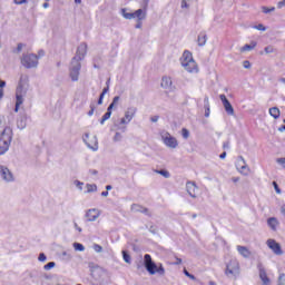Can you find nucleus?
I'll list each match as a JSON object with an SVG mask.
<instances>
[{
  "mask_svg": "<svg viewBox=\"0 0 285 285\" xmlns=\"http://www.w3.org/2000/svg\"><path fill=\"white\" fill-rule=\"evenodd\" d=\"M144 262L145 268L149 273V275H166V268H164V264H155V262H153V256H150V254H146L144 256Z\"/></svg>",
  "mask_w": 285,
  "mask_h": 285,
  "instance_id": "nucleus-1",
  "label": "nucleus"
},
{
  "mask_svg": "<svg viewBox=\"0 0 285 285\" xmlns=\"http://www.w3.org/2000/svg\"><path fill=\"white\" fill-rule=\"evenodd\" d=\"M10 144H12V129L10 127H4L0 135V155H6V153H8Z\"/></svg>",
  "mask_w": 285,
  "mask_h": 285,
  "instance_id": "nucleus-2",
  "label": "nucleus"
},
{
  "mask_svg": "<svg viewBox=\"0 0 285 285\" xmlns=\"http://www.w3.org/2000/svg\"><path fill=\"white\" fill-rule=\"evenodd\" d=\"M180 63L187 72H198L199 68L197 62L193 59V53L190 51H184L183 57L180 58Z\"/></svg>",
  "mask_w": 285,
  "mask_h": 285,
  "instance_id": "nucleus-3",
  "label": "nucleus"
},
{
  "mask_svg": "<svg viewBox=\"0 0 285 285\" xmlns=\"http://www.w3.org/2000/svg\"><path fill=\"white\" fill-rule=\"evenodd\" d=\"M21 63L24 68H37L39 65V56L33 53L24 55L21 59Z\"/></svg>",
  "mask_w": 285,
  "mask_h": 285,
  "instance_id": "nucleus-4",
  "label": "nucleus"
},
{
  "mask_svg": "<svg viewBox=\"0 0 285 285\" xmlns=\"http://www.w3.org/2000/svg\"><path fill=\"white\" fill-rule=\"evenodd\" d=\"M121 13L122 17H125V19H138V21H144V19H146V11H144L142 9H138L132 13L126 12V9H121Z\"/></svg>",
  "mask_w": 285,
  "mask_h": 285,
  "instance_id": "nucleus-5",
  "label": "nucleus"
},
{
  "mask_svg": "<svg viewBox=\"0 0 285 285\" xmlns=\"http://www.w3.org/2000/svg\"><path fill=\"white\" fill-rule=\"evenodd\" d=\"M86 52H88V46L86 43H81L76 52V57L72 58L71 63L82 61V59L86 57Z\"/></svg>",
  "mask_w": 285,
  "mask_h": 285,
  "instance_id": "nucleus-6",
  "label": "nucleus"
},
{
  "mask_svg": "<svg viewBox=\"0 0 285 285\" xmlns=\"http://www.w3.org/2000/svg\"><path fill=\"white\" fill-rule=\"evenodd\" d=\"M135 115H137V108H134V107L128 108L127 111L125 112V117L120 119V125L126 126L129 122H131L132 119L135 118Z\"/></svg>",
  "mask_w": 285,
  "mask_h": 285,
  "instance_id": "nucleus-7",
  "label": "nucleus"
},
{
  "mask_svg": "<svg viewBox=\"0 0 285 285\" xmlns=\"http://www.w3.org/2000/svg\"><path fill=\"white\" fill-rule=\"evenodd\" d=\"M83 141L88 148H91V150H97V148H99V142L97 141V136L95 135L86 134Z\"/></svg>",
  "mask_w": 285,
  "mask_h": 285,
  "instance_id": "nucleus-8",
  "label": "nucleus"
},
{
  "mask_svg": "<svg viewBox=\"0 0 285 285\" xmlns=\"http://www.w3.org/2000/svg\"><path fill=\"white\" fill-rule=\"evenodd\" d=\"M117 104H119V96H116L114 98L112 102L107 108V112L102 116V118L100 120L101 125L106 124V121H108V119H110V117L112 116V108H115V106H117Z\"/></svg>",
  "mask_w": 285,
  "mask_h": 285,
  "instance_id": "nucleus-9",
  "label": "nucleus"
},
{
  "mask_svg": "<svg viewBox=\"0 0 285 285\" xmlns=\"http://www.w3.org/2000/svg\"><path fill=\"white\" fill-rule=\"evenodd\" d=\"M237 273H239V263L237 261H229L225 269V275H237Z\"/></svg>",
  "mask_w": 285,
  "mask_h": 285,
  "instance_id": "nucleus-10",
  "label": "nucleus"
},
{
  "mask_svg": "<svg viewBox=\"0 0 285 285\" xmlns=\"http://www.w3.org/2000/svg\"><path fill=\"white\" fill-rule=\"evenodd\" d=\"M268 248H271V250H273L274 255H284V250H282V245H279V243H277L275 239L269 238L266 242Z\"/></svg>",
  "mask_w": 285,
  "mask_h": 285,
  "instance_id": "nucleus-11",
  "label": "nucleus"
},
{
  "mask_svg": "<svg viewBox=\"0 0 285 285\" xmlns=\"http://www.w3.org/2000/svg\"><path fill=\"white\" fill-rule=\"evenodd\" d=\"M71 65L72 68L70 69V78L72 81H79V71L81 70V62L76 61Z\"/></svg>",
  "mask_w": 285,
  "mask_h": 285,
  "instance_id": "nucleus-12",
  "label": "nucleus"
},
{
  "mask_svg": "<svg viewBox=\"0 0 285 285\" xmlns=\"http://www.w3.org/2000/svg\"><path fill=\"white\" fill-rule=\"evenodd\" d=\"M163 141L165 146H168V148H175L178 146L177 138L170 136V134L166 132L163 135Z\"/></svg>",
  "mask_w": 285,
  "mask_h": 285,
  "instance_id": "nucleus-13",
  "label": "nucleus"
},
{
  "mask_svg": "<svg viewBox=\"0 0 285 285\" xmlns=\"http://www.w3.org/2000/svg\"><path fill=\"white\" fill-rule=\"evenodd\" d=\"M187 193L190 197H198L199 196V187L193 181H188L186 184Z\"/></svg>",
  "mask_w": 285,
  "mask_h": 285,
  "instance_id": "nucleus-14",
  "label": "nucleus"
},
{
  "mask_svg": "<svg viewBox=\"0 0 285 285\" xmlns=\"http://www.w3.org/2000/svg\"><path fill=\"white\" fill-rule=\"evenodd\" d=\"M220 101H223V106L229 115H235V109L233 108V105H230V101H228V98H226V95L219 96Z\"/></svg>",
  "mask_w": 285,
  "mask_h": 285,
  "instance_id": "nucleus-15",
  "label": "nucleus"
},
{
  "mask_svg": "<svg viewBox=\"0 0 285 285\" xmlns=\"http://www.w3.org/2000/svg\"><path fill=\"white\" fill-rule=\"evenodd\" d=\"M87 222H95L99 218V209H89L86 214Z\"/></svg>",
  "mask_w": 285,
  "mask_h": 285,
  "instance_id": "nucleus-16",
  "label": "nucleus"
},
{
  "mask_svg": "<svg viewBox=\"0 0 285 285\" xmlns=\"http://www.w3.org/2000/svg\"><path fill=\"white\" fill-rule=\"evenodd\" d=\"M236 250H238L239 255H242V257H245V258H248L250 257V255H253L250 249H248V247L246 246L237 245Z\"/></svg>",
  "mask_w": 285,
  "mask_h": 285,
  "instance_id": "nucleus-17",
  "label": "nucleus"
},
{
  "mask_svg": "<svg viewBox=\"0 0 285 285\" xmlns=\"http://www.w3.org/2000/svg\"><path fill=\"white\" fill-rule=\"evenodd\" d=\"M1 177L4 178L6 181H12L13 176L10 169L8 167H2L1 168Z\"/></svg>",
  "mask_w": 285,
  "mask_h": 285,
  "instance_id": "nucleus-18",
  "label": "nucleus"
},
{
  "mask_svg": "<svg viewBox=\"0 0 285 285\" xmlns=\"http://www.w3.org/2000/svg\"><path fill=\"white\" fill-rule=\"evenodd\" d=\"M259 278L262 279L264 285H271V278H268V274H266V269H259Z\"/></svg>",
  "mask_w": 285,
  "mask_h": 285,
  "instance_id": "nucleus-19",
  "label": "nucleus"
},
{
  "mask_svg": "<svg viewBox=\"0 0 285 285\" xmlns=\"http://www.w3.org/2000/svg\"><path fill=\"white\" fill-rule=\"evenodd\" d=\"M160 86H161V88H165V89L171 88L173 79L167 76L163 77Z\"/></svg>",
  "mask_w": 285,
  "mask_h": 285,
  "instance_id": "nucleus-20",
  "label": "nucleus"
},
{
  "mask_svg": "<svg viewBox=\"0 0 285 285\" xmlns=\"http://www.w3.org/2000/svg\"><path fill=\"white\" fill-rule=\"evenodd\" d=\"M267 225L269 226V228H272V230H277V227L279 226V220H277V218L275 217H271L267 219Z\"/></svg>",
  "mask_w": 285,
  "mask_h": 285,
  "instance_id": "nucleus-21",
  "label": "nucleus"
},
{
  "mask_svg": "<svg viewBox=\"0 0 285 285\" xmlns=\"http://www.w3.org/2000/svg\"><path fill=\"white\" fill-rule=\"evenodd\" d=\"M257 48V42L252 41L250 45H245L240 48V52H249V50H255Z\"/></svg>",
  "mask_w": 285,
  "mask_h": 285,
  "instance_id": "nucleus-22",
  "label": "nucleus"
},
{
  "mask_svg": "<svg viewBox=\"0 0 285 285\" xmlns=\"http://www.w3.org/2000/svg\"><path fill=\"white\" fill-rule=\"evenodd\" d=\"M23 105V96L17 94L16 95V108L14 112H19V108Z\"/></svg>",
  "mask_w": 285,
  "mask_h": 285,
  "instance_id": "nucleus-23",
  "label": "nucleus"
},
{
  "mask_svg": "<svg viewBox=\"0 0 285 285\" xmlns=\"http://www.w3.org/2000/svg\"><path fill=\"white\" fill-rule=\"evenodd\" d=\"M269 115H271V117H273L274 119H279V115H282V112L279 111V108H277V107H272V108H269Z\"/></svg>",
  "mask_w": 285,
  "mask_h": 285,
  "instance_id": "nucleus-24",
  "label": "nucleus"
},
{
  "mask_svg": "<svg viewBox=\"0 0 285 285\" xmlns=\"http://www.w3.org/2000/svg\"><path fill=\"white\" fill-rule=\"evenodd\" d=\"M134 208L138 212V213H142L144 215H148L149 210L147 207H144L141 205H134Z\"/></svg>",
  "mask_w": 285,
  "mask_h": 285,
  "instance_id": "nucleus-25",
  "label": "nucleus"
},
{
  "mask_svg": "<svg viewBox=\"0 0 285 285\" xmlns=\"http://www.w3.org/2000/svg\"><path fill=\"white\" fill-rule=\"evenodd\" d=\"M110 90V88L107 86L106 88L102 89V92L100 94V97L98 99V105L101 106L104 104V97H106V94Z\"/></svg>",
  "mask_w": 285,
  "mask_h": 285,
  "instance_id": "nucleus-26",
  "label": "nucleus"
},
{
  "mask_svg": "<svg viewBox=\"0 0 285 285\" xmlns=\"http://www.w3.org/2000/svg\"><path fill=\"white\" fill-rule=\"evenodd\" d=\"M197 41H198V46H206V41H207L206 35L200 33L198 36V40Z\"/></svg>",
  "mask_w": 285,
  "mask_h": 285,
  "instance_id": "nucleus-27",
  "label": "nucleus"
},
{
  "mask_svg": "<svg viewBox=\"0 0 285 285\" xmlns=\"http://www.w3.org/2000/svg\"><path fill=\"white\" fill-rule=\"evenodd\" d=\"M155 173H157V175H161L163 177H165V179H168V177H170V173H168V170L156 169Z\"/></svg>",
  "mask_w": 285,
  "mask_h": 285,
  "instance_id": "nucleus-28",
  "label": "nucleus"
},
{
  "mask_svg": "<svg viewBox=\"0 0 285 285\" xmlns=\"http://www.w3.org/2000/svg\"><path fill=\"white\" fill-rule=\"evenodd\" d=\"M238 171L240 175H248V173H250V169H248L247 166L243 165L242 167H238Z\"/></svg>",
  "mask_w": 285,
  "mask_h": 285,
  "instance_id": "nucleus-29",
  "label": "nucleus"
},
{
  "mask_svg": "<svg viewBox=\"0 0 285 285\" xmlns=\"http://www.w3.org/2000/svg\"><path fill=\"white\" fill-rule=\"evenodd\" d=\"M122 258H124V262H126V264H130L131 258H130V254L128 252L122 250Z\"/></svg>",
  "mask_w": 285,
  "mask_h": 285,
  "instance_id": "nucleus-30",
  "label": "nucleus"
},
{
  "mask_svg": "<svg viewBox=\"0 0 285 285\" xmlns=\"http://www.w3.org/2000/svg\"><path fill=\"white\" fill-rule=\"evenodd\" d=\"M87 193H97V185L87 184Z\"/></svg>",
  "mask_w": 285,
  "mask_h": 285,
  "instance_id": "nucleus-31",
  "label": "nucleus"
},
{
  "mask_svg": "<svg viewBox=\"0 0 285 285\" xmlns=\"http://www.w3.org/2000/svg\"><path fill=\"white\" fill-rule=\"evenodd\" d=\"M73 248L75 250H79L80 253H82V250H86V247H83L81 243H75Z\"/></svg>",
  "mask_w": 285,
  "mask_h": 285,
  "instance_id": "nucleus-32",
  "label": "nucleus"
},
{
  "mask_svg": "<svg viewBox=\"0 0 285 285\" xmlns=\"http://www.w3.org/2000/svg\"><path fill=\"white\" fill-rule=\"evenodd\" d=\"M264 50H265L266 55H271V53L275 52V48L273 46H267V47H265Z\"/></svg>",
  "mask_w": 285,
  "mask_h": 285,
  "instance_id": "nucleus-33",
  "label": "nucleus"
},
{
  "mask_svg": "<svg viewBox=\"0 0 285 285\" xmlns=\"http://www.w3.org/2000/svg\"><path fill=\"white\" fill-rule=\"evenodd\" d=\"M55 262H49L47 265H45V271H50L51 268H55Z\"/></svg>",
  "mask_w": 285,
  "mask_h": 285,
  "instance_id": "nucleus-34",
  "label": "nucleus"
},
{
  "mask_svg": "<svg viewBox=\"0 0 285 285\" xmlns=\"http://www.w3.org/2000/svg\"><path fill=\"white\" fill-rule=\"evenodd\" d=\"M263 12L264 14H268V12H275V7H272L268 9L267 7H263Z\"/></svg>",
  "mask_w": 285,
  "mask_h": 285,
  "instance_id": "nucleus-35",
  "label": "nucleus"
},
{
  "mask_svg": "<svg viewBox=\"0 0 285 285\" xmlns=\"http://www.w3.org/2000/svg\"><path fill=\"white\" fill-rule=\"evenodd\" d=\"M273 186L277 195H282V189H279V185H277V181H273Z\"/></svg>",
  "mask_w": 285,
  "mask_h": 285,
  "instance_id": "nucleus-36",
  "label": "nucleus"
},
{
  "mask_svg": "<svg viewBox=\"0 0 285 285\" xmlns=\"http://www.w3.org/2000/svg\"><path fill=\"white\" fill-rule=\"evenodd\" d=\"M94 250H96V253H101V250H104V247H101V245H99V244H95Z\"/></svg>",
  "mask_w": 285,
  "mask_h": 285,
  "instance_id": "nucleus-37",
  "label": "nucleus"
},
{
  "mask_svg": "<svg viewBox=\"0 0 285 285\" xmlns=\"http://www.w3.org/2000/svg\"><path fill=\"white\" fill-rule=\"evenodd\" d=\"M13 3H16V6H23V3H28V0H13Z\"/></svg>",
  "mask_w": 285,
  "mask_h": 285,
  "instance_id": "nucleus-38",
  "label": "nucleus"
},
{
  "mask_svg": "<svg viewBox=\"0 0 285 285\" xmlns=\"http://www.w3.org/2000/svg\"><path fill=\"white\" fill-rule=\"evenodd\" d=\"M278 279L281 285H285V274H281Z\"/></svg>",
  "mask_w": 285,
  "mask_h": 285,
  "instance_id": "nucleus-39",
  "label": "nucleus"
},
{
  "mask_svg": "<svg viewBox=\"0 0 285 285\" xmlns=\"http://www.w3.org/2000/svg\"><path fill=\"white\" fill-rule=\"evenodd\" d=\"M38 259H39V262H46V259H47L46 254H43V253L39 254Z\"/></svg>",
  "mask_w": 285,
  "mask_h": 285,
  "instance_id": "nucleus-40",
  "label": "nucleus"
},
{
  "mask_svg": "<svg viewBox=\"0 0 285 285\" xmlns=\"http://www.w3.org/2000/svg\"><path fill=\"white\" fill-rule=\"evenodd\" d=\"M188 135H189L188 129L184 128V129H183V137H184L185 139H188Z\"/></svg>",
  "mask_w": 285,
  "mask_h": 285,
  "instance_id": "nucleus-41",
  "label": "nucleus"
},
{
  "mask_svg": "<svg viewBox=\"0 0 285 285\" xmlns=\"http://www.w3.org/2000/svg\"><path fill=\"white\" fill-rule=\"evenodd\" d=\"M277 164H281V166L285 165V157L276 159Z\"/></svg>",
  "mask_w": 285,
  "mask_h": 285,
  "instance_id": "nucleus-42",
  "label": "nucleus"
},
{
  "mask_svg": "<svg viewBox=\"0 0 285 285\" xmlns=\"http://www.w3.org/2000/svg\"><path fill=\"white\" fill-rule=\"evenodd\" d=\"M243 66H244V68H246V69L250 68V61L245 60V61L243 62Z\"/></svg>",
  "mask_w": 285,
  "mask_h": 285,
  "instance_id": "nucleus-43",
  "label": "nucleus"
},
{
  "mask_svg": "<svg viewBox=\"0 0 285 285\" xmlns=\"http://www.w3.org/2000/svg\"><path fill=\"white\" fill-rule=\"evenodd\" d=\"M0 126H6V117L0 116Z\"/></svg>",
  "mask_w": 285,
  "mask_h": 285,
  "instance_id": "nucleus-44",
  "label": "nucleus"
},
{
  "mask_svg": "<svg viewBox=\"0 0 285 285\" xmlns=\"http://www.w3.org/2000/svg\"><path fill=\"white\" fill-rule=\"evenodd\" d=\"M256 30H262L264 32V30H266V27H264V24H258L256 26Z\"/></svg>",
  "mask_w": 285,
  "mask_h": 285,
  "instance_id": "nucleus-45",
  "label": "nucleus"
},
{
  "mask_svg": "<svg viewBox=\"0 0 285 285\" xmlns=\"http://www.w3.org/2000/svg\"><path fill=\"white\" fill-rule=\"evenodd\" d=\"M284 6H285V0H282V1H279L278 3H277V8H284Z\"/></svg>",
  "mask_w": 285,
  "mask_h": 285,
  "instance_id": "nucleus-46",
  "label": "nucleus"
},
{
  "mask_svg": "<svg viewBox=\"0 0 285 285\" xmlns=\"http://www.w3.org/2000/svg\"><path fill=\"white\" fill-rule=\"evenodd\" d=\"M6 88V81L0 79V90H3Z\"/></svg>",
  "mask_w": 285,
  "mask_h": 285,
  "instance_id": "nucleus-47",
  "label": "nucleus"
},
{
  "mask_svg": "<svg viewBox=\"0 0 285 285\" xmlns=\"http://www.w3.org/2000/svg\"><path fill=\"white\" fill-rule=\"evenodd\" d=\"M151 121L155 124V122H157V121H159V116H154V117H151Z\"/></svg>",
  "mask_w": 285,
  "mask_h": 285,
  "instance_id": "nucleus-48",
  "label": "nucleus"
},
{
  "mask_svg": "<svg viewBox=\"0 0 285 285\" xmlns=\"http://www.w3.org/2000/svg\"><path fill=\"white\" fill-rule=\"evenodd\" d=\"M17 50H18V52H21V50H23V45L19 43Z\"/></svg>",
  "mask_w": 285,
  "mask_h": 285,
  "instance_id": "nucleus-49",
  "label": "nucleus"
},
{
  "mask_svg": "<svg viewBox=\"0 0 285 285\" xmlns=\"http://www.w3.org/2000/svg\"><path fill=\"white\" fill-rule=\"evenodd\" d=\"M205 117H210V108L206 109Z\"/></svg>",
  "mask_w": 285,
  "mask_h": 285,
  "instance_id": "nucleus-50",
  "label": "nucleus"
},
{
  "mask_svg": "<svg viewBox=\"0 0 285 285\" xmlns=\"http://www.w3.org/2000/svg\"><path fill=\"white\" fill-rule=\"evenodd\" d=\"M89 117H92L95 115V108H91V110L88 112Z\"/></svg>",
  "mask_w": 285,
  "mask_h": 285,
  "instance_id": "nucleus-51",
  "label": "nucleus"
},
{
  "mask_svg": "<svg viewBox=\"0 0 285 285\" xmlns=\"http://www.w3.org/2000/svg\"><path fill=\"white\" fill-rule=\"evenodd\" d=\"M220 159H226V151H224L223 154H220Z\"/></svg>",
  "mask_w": 285,
  "mask_h": 285,
  "instance_id": "nucleus-52",
  "label": "nucleus"
},
{
  "mask_svg": "<svg viewBox=\"0 0 285 285\" xmlns=\"http://www.w3.org/2000/svg\"><path fill=\"white\" fill-rule=\"evenodd\" d=\"M232 180L234 181V184H237V181H239V177H234L232 178Z\"/></svg>",
  "mask_w": 285,
  "mask_h": 285,
  "instance_id": "nucleus-53",
  "label": "nucleus"
},
{
  "mask_svg": "<svg viewBox=\"0 0 285 285\" xmlns=\"http://www.w3.org/2000/svg\"><path fill=\"white\" fill-rule=\"evenodd\" d=\"M184 275H186V277L190 276L188 269H184Z\"/></svg>",
  "mask_w": 285,
  "mask_h": 285,
  "instance_id": "nucleus-54",
  "label": "nucleus"
},
{
  "mask_svg": "<svg viewBox=\"0 0 285 285\" xmlns=\"http://www.w3.org/2000/svg\"><path fill=\"white\" fill-rule=\"evenodd\" d=\"M281 212H282L283 215L285 216V205L282 206Z\"/></svg>",
  "mask_w": 285,
  "mask_h": 285,
  "instance_id": "nucleus-55",
  "label": "nucleus"
},
{
  "mask_svg": "<svg viewBox=\"0 0 285 285\" xmlns=\"http://www.w3.org/2000/svg\"><path fill=\"white\" fill-rule=\"evenodd\" d=\"M228 146H229V142H224L223 144V148H225V149L228 148Z\"/></svg>",
  "mask_w": 285,
  "mask_h": 285,
  "instance_id": "nucleus-56",
  "label": "nucleus"
},
{
  "mask_svg": "<svg viewBox=\"0 0 285 285\" xmlns=\"http://www.w3.org/2000/svg\"><path fill=\"white\" fill-rule=\"evenodd\" d=\"M101 196H102V197H108V191H102V193H101Z\"/></svg>",
  "mask_w": 285,
  "mask_h": 285,
  "instance_id": "nucleus-57",
  "label": "nucleus"
},
{
  "mask_svg": "<svg viewBox=\"0 0 285 285\" xmlns=\"http://www.w3.org/2000/svg\"><path fill=\"white\" fill-rule=\"evenodd\" d=\"M0 99H3V89H0Z\"/></svg>",
  "mask_w": 285,
  "mask_h": 285,
  "instance_id": "nucleus-58",
  "label": "nucleus"
},
{
  "mask_svg": "<svg viewBox=\"0 0 285 285\" xmlns=\"http://www.w3.org/2000/svg\"><path fill=\"white\" fill-rule=\"evenodd\" d=\"M49 3L48 2H45L43 4H42V8H49Z\"/></svg>",
  "mask_w": 285,
  "mask_h": 285,
  "instance_id": "nucleus-59",
  "label": "nucleus"
},
{
  "mask_svg": "<svg viewBox=\"0 0 285 285\" xmlns=\"http://www.w3.org/2000/svg\"><path fill=\"white\" fill-rule=\"evenodd\" d=\"M106 190H112V186L107 185V186H106Z\"/></svg>",
  "mask_w": 285,
  "mask_h": 285,
  "instance_id": "nucleus-60",
  "label": "nucleus"
},
{
  "mask_svg": "<svg viewBox=\"0 0 285 285\" xmlns=\"http://www.w3.org/2000/svg\"><path fill=\"white\" fill-rule=\"evenodd\" d=\"M176 264H181V258H176Z\"/></svg>",
  "mask_w": 285,
  "mask_h": 285,
  "instance_id": "nucleus-61",
  "label": "nucleus"
},
{
  "mask_svg": "<svg viewBox=\"0 0 285 285\" xmlns=\"http://www.w3.org/2000/svg\"><path fill=\"white\" fill-rule=\"evenodd\" d=\"M187 277H189V279H195V275H193V274H189V276H187Z\"/></svg>",
  "mask_w": 285,
  "mask_h": 285,
  "instance_id": "nucleus-62",
  "label": "nucleus"
},
{
  "mask_svg": "<svg viewBox=\"0 0 285 285\" xmlns=\"http://www.w3.org/2000/svg\"><path fill=\"white\" fill-rule=\"evenodd\" d=\"M284 130H285V125L282 126V127H279V131H281V132L284 131Z\"/></svg>",
  "mask_w": 285,
  "mask_h": 285,
  "instance_id": "nucleus-63",
  "label": "nucleus"
},
{
  "mask_svg": "<svg viewBox=\"0 0 285 285\" xmlns=\"http://www.w3.org/2000/svg\"><path fill=\"white\" fill-rule=\"evenodd\" d=\"M281 81H282V83H285V78H282Z\"/></svg>",
  "mask_w": 285,
  "mask_h": 285,
  "instance_id": "nucleus-64",
  "label": "nucleus"
}]
</instances>
